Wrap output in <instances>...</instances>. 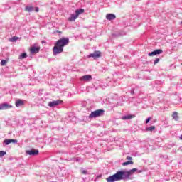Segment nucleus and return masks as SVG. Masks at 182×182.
Wrapping results in <instances>:
<instances>
[{"label":"nucleus","mask_w":182,"mask_h":182,"mask_svg":"<svg viewBox=\"0 0 182 182\" xmlns=\"http://www.w3.org/2000/svg\"><path fill=\"white\" fill-rule=\"evenodd\" d=\"M6 154V151H0V157H4Z\"/></svg>","instance_id":"23"},{"label":"nucleus","mask_w":182,"mask_h":182,"mask_svg":"<svg viewBox=\"0 0 182 182\" xmlns=\"http://www.w3.org/2000/svg\"><path fill=\"white\" fill-rule=\"evenodd\" d=\"M151 120V117H149L146 119L145 123L147 124Z\"/></svg>","instance_id":"25"},{"label":"nucleus","mask_w":182,"mask_h":182,"mask_svg":"<svg viewBox=\"0 0 182 182\" xmlns=\"http://www.w3.org/2000/svg\"><path fill=\"white\" fill-rule=\"evenodd\" d=\"M66 45H69V38L63 37L57 41L53 49V55L56 56V55L62 53V52H63V48H65Z\"/></svg>","instance_id":"1"},{"label":"nucleus","mask_w":182,"mask_h":182,"mask_svg":"<svg viewBox=\"0 0 182 182\" xmlns=\"http://www.w3.org/2000/svg\"><path fill=\"white\" fill-rule=\"evenodd\" d=\"M121 180H127L126 170L117 171L116 173L106 178L107 182L120 181Z\"/></svg>","instance_id":"2"},{"label":"nucleus","mask_w":182,"mask_h":182,"mask_svg":"<svg viewBox=\"0 0 182 182\" xmlns=\"http://www.w3.org/2000/svg\"><path fill=\"white\" fill-rule=\"evenodd\" d=\"M5 65H6V60H2L1 61V66H5Z\"/></svg>","instance_id":"24"},{"label":"nucleus","mask_w":182,"mask_h":182,"mask_svg":"<svg viewBox=\"0 0 182 182\" xmlns=\"http://www.w3.org/2000/svg\"><path fill=\"white\" fill-rule=\"evenodd\" d=\"M129 164H134V162L132 161H127L122 163V166H129Z\"/></svg>","instance_id":"21"},{"label":"nucleus","mask_w":182,"mask_h":182,"mask_svg":"<svg viewBox=\"0 0 182 182\" xmlns=\"http://www.w3.org/2000/svg\"><path fill=\"white\" fill-rule=\"evenodd\" d=\"M153 130H156V127L151 126L146 128V132H153Z\"/></svg>","instance_id":"20"},{"label":"nucleus","mask_w":182,"mask_h":182,"mask_svg":"<svg viewBox=\"0 0 182 182\" xmlns=\"http://www.w3.org/2000/svg\"><path fill=\"white\" fill-rule=\"evenodd\" d=\"M41 43H46V41H41Z\"/></svg>","instance_id":"33"},{"label":"nucleus","mask_w":182,"mask_h":182,"mask_svg":"<svg viewBox=\"0 0 182 182\" xmlns=\"http://www.w3.org/2000/svg\"><path fill=\"white\" fill-rule=\"evenodd\" d=\"M80 80H82L84 82H90L92 80V75H85L81 77Z\"/></svg>","instance_id":"13"},{"label":"nucleus","mask_w":182,"mask_h":182,"mask_svg":"<svg viewBox=\"0 0 182 182\" xmlns=\"http://www.w3.org/2000/svg\"><path fill=\"white\" fill-rule=\"evenodd\" d=\"M6 9H11V6H6Z\"/></svg>","instance_id":"32"},{"label":"nucleus","mask_w":182,"mask_h":182,"mask_svg":"<svg viewBox=\"0 0 182 182\" xmlns=\"http://www.w3.org/2000/svg\"><path fill=\"white\" fill-rule=\"evenodd\" d=\"M106 18L108 21H114V19H116V15L113 14H108L106 15Z\"/></svg>","instance_id":"16"},{"label":"nucleus","mask_w":182,"mask_h":182,"mask_svg":"<svg viewBox=\"0 0 182 182\" xmlns=\"http://www.w3.org/2000/svg\"><path fill=\"white\" fill-rule=\"evenodd\" d=\"M80 160H82V159L80 157L74 158V161L79 162V161H80Z\"/></svg>","instance_id":"27"},{"label":"nucleus","mask_w":182,"mask_h":182,"mask_svg":"<svg viewBox=\"0 0 182 182\" xmlns=\"http://www.w3.org/2000/svg\"><path fill=\"white\" fill-rule=\"evenodd\" d=\"M134 173H137V174H140V173H143V170H139L136 168L130 169L129 171L125 170V175L127 176V180H130V176Z\"/></svg>","instance_id":"5"},{"label":"nucleus","mask_w":182,"mask_h":182,"mask_svg":"<svg viewBox=\"0 0 182 182\" xmlns=\"http://www.w3.org/2000/svg\"><path fill=\"white\" fill-rule=\"evenodd\" d=\"M26 11H27L28 12L33 11V6H26Z\"/></svg>","instance_id":"19"},{"label":"nucleus","mask_w":182,"mask_h":182,"mask_svg":"<svg viewBox=\"0 0 182 182\" xmlns=\"http://www.w3.org/2000/svg\"><path fill=\"white\" fill-rule=\"evenodd\" d=\"M113 36H117V34H113Z\"/></svg>","instance_id":"34"},{"label":"nucleus","mask_w":182,"mask_h":182,"mask_svg":"<svg viewBox=\"0 0 182 182\" xmlns=\"http://www.w3.org/2000/svg\"><path fill=\"white\" fill-rule=\"evenodd\" d=\"M95 90H97V87H95Z\"/></svg>","instance_id":"35"},{"label":"nucleus","mask_w":182,"mask_h":182,"mask_svg":"<svg viewBox=\"0 0 182 182\" xmlns=\"http://www.w3.org/2000/svg\"><path fill=\"white\" fill-rule=\"evenodd\" d=\"M35 11L36 12H39V8L38 7H36L35 8Z\"/></svg>","instance_id":"31"},{"label":"nucleus","mask_w":182,"mask_h":182,"mask_svg":"<svg viewBox=\"0 0 182 182\" xmlns=\"http://www.w3.org/2000/svg\"><path fill=\"white\" fill-rule=\"evenodd\" d=\"M130 93L131 95H134V89H132Z\"/></svg>","instance_id":"30"},{"label":"nucleus","mask_w":182,"mask_h":182,"mask_svg":"<svg viewBox=\"0 0 182 182\" xmlns=\"http://www.w3.org/2000/svg\"><path fill=\"white\" fill-rule=\"evenodd\" d=\"M163 53V50L161 49H156L149 53H148L149 56H156V55H161Z\"/></svg>","instance_id":"11"},{"label":"nucleus","mask_w":182,"mask_h":182,"mask_svg":"<svg viewBox=\"0 0 182 182\" xmlns=\"http://www.w3.org/2000/svg\"><path fill=\"white\" fill-rule=\"evenodd\" d=\"M11 143H13L14 144H16L18 143L17 139H6L3 141V146H8L9 144H11Z\"/></svg>","instance_id":"8"},{"label":"nucleus","mask_w":182,"mask_h":182,"mask_svg":"<svg viewBox=\"0 0 182 182\" xmlns=\"http://www.w3.org/2000/svg\"><path fill=\"white\" fill-rule=\"evenodd\" d=\"M102 116H105V110L97 109L90 113V114L89 115V119H96V117H102Z\"/></svg>","instance_id":"3"},{"label":"nucleus","mask_w":182,"mask_h":182,"mask_svg":"<svg viewBox=\"0 0 182 182\" xmlns=\"http://www.w3.org/2000/svg\"><path fill=\"white\" fill-rule=\"evenodd\" d=\"M39 50H41V48L36 46H32L30 49L31 53H32L33 55L39 53Z\"/></svg>","instance_id":"12"},{"label":"nucleus","mask_w":182,"mask_h":182,"mask_svg":"<svg viewBox=\"0 0 182 182\" xmlns=\"http://www.w3.org/2000/svg\"><path fill=\"white\" fill-rule=\"evenodd\" d=\"M84 13H85V9H78L75 10V14H71V16L68 18V21H70V22H72V21L77 19V18H79V16Z\"/></svg>","instance_id":"4"},{"label":"nucleus","mask_w":182,"mask_h":182,"mask_svg":"<svg viewBox=\"0 0 182 182\" xmlns=\"http://www.w3.org/2000/svg\"><path fill=\"white\" fill-rule=\"evenodd\" d=\"M82 174L87 175V174H89V172H87V171H86V170H82Z\"/></svg>","instance_id":"28"},{"label":"nucleus","mask_w":182,"mask_h":182,"mask_svg":"<svg viewBox=\"0 0 182 182\" xmlns=\"http://www.w3.org/2000/svg\"><path fill=\"white\" fill-rule=\"evenodd\" d=\"M16 107H21V106H23L25 105V102H23V100H17L15 102Z\"/></svg>","instance_id":"15"},{"label":"nucleus","mask_w":182,"mask_h":182,"mask_svg":"<svg viewBox=\"0 0 182 182\" xmlns=\"http://www.w3.org/2000/svg\"><path fill=\"white\" fill-rule=\"evenodd\" d=\"M172 117L177 122L178 121V113L177 112H173Z\"/></svg>","instance_id":"17"},{"label":"nucleus","mask_w":182,"mask_h":182,"mask_svg":"<svg viewBox=\"0 0 182 182\" xmlns=\"http://www.w3.org/2000/svg\"><path fill=\"white\" fill-rule=\"evenodd\" d=\"M127 160H129V161H132V160H133V158L132 156H127Z\"/></svg>","instance_id":"29"},{"label":"nucleus","mask_w":182,"mask_h":182,"mask_svg":"<svg viewBox=\"0 0 182 182\" xmlns=\"http://www.w3.org/2000/svg\"><path fill=\"white\" fill-rule=\"evenodd\" d=\"M8 109H12V105L8 102H4L0 104V110H8Z\"/></svg>","instance_id":"7"},{"label":"nucleus","mask_w":182,"mask_h":182,"mask_svg":"<svg viewBox=\"0 0 182 182\" xmlns=\"http://www.w3.org/2000/svg\"><path fill=\"white\" fill-rule=\"evenodd\" d=\"M159 62H160V58H156L154 62V65H156V63H159Z\"/></svg>","instance_id":"26"},{"label":"nucleus","mask_w":182,"mask_h":182,"mask_svg":"<svg viewBox=\"0 0 182 182\" xmlns=\"http://www.w3.org/2000/svg\"><path fill=\"white\" fill-rule=\"evenodd\" d=\"M26 154H28V156H38L39 154V150L38 149H31L28 150L26 151Z\"/></svg>","instance_id":"10"},{"label":"nucleus","mask_w":182,"mask_h":182,"mask_svg":"<svg viewBox=\"0 0 182 182\" xmlns=\"http://www.w3.org/2000/svg\"><path fill=\"white\" fill-rule=\"evenodd\" d=\"M63 101L60 100H54L52 102H50L48 103V106L50 107H56V106H59V105L62 104Z\"/></svg>","instance_id":"6"},{"label":"nucleus","mask_w":182,"mask_h":182,"mask_svg":"<svg viewBox=\"0 0 182 182\" xmlns=\"http://www.w3.org/2000/svg\"><path fill=\"white\" fill-rule=\"evenodd\" d=\"M27 57H28V55L26 54V53H21V54L19 55L18 59L22 60V59L26 58Z\"/></svg>","instance_id":"18"},{"label":"nucleus","mask_w":182,"mask_h":182,"mask_svg":"<svg viewBox=\"0 0 182 182\" xmlns=\"http://www.w3.org/2000/svg\"><path fill=\"white\" fill-rule=\"evenodd\" d=\"M19 39V37L14 36L11 38H10V42H16Z\"/></svg>","instance_id":"22"},{"label":"nucleus","mask_w":182,"mask_h":182,"mask_svg":"<svg viewBox=\"0 0 182 182\" xmlns=\"http://www.w3.org/2000/svg\"><path fill=\"white\" fill-rule=\"evenodd\" d=\"M102 56V53L100 51H94L93 53H90L87 55V58H93V59H97Z\"/></svg>","instance_id":"9"},{"label":"nucleus","mask_w":182,"mask_h":182,"mask_svg":"<svg viewBox=\"0 0 182 182\" xmlns=\"http://www.w3.org/2000/svg\"><path fill=\"white\" fill-rule=\"evenodd\" d=\"M134 117H135V116L133 114H127L122 116L121 119L122 120H131V119H134Z\"/></svg>","instance_id":"14"}]
</instances>
